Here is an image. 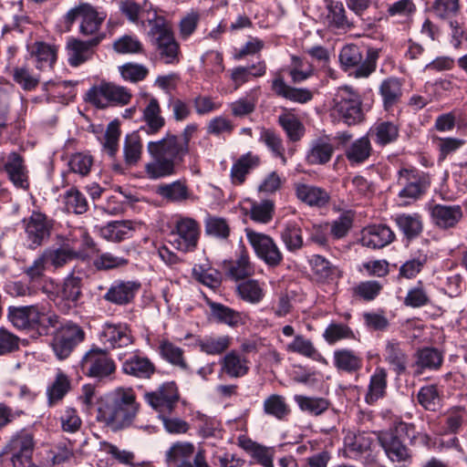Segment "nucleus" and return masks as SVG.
<instances>
[{"mask_svg": "<svg viewBox=\"0 0 467 467\" xmlns=\"http://www.w3.org/2000/svg\"><path fill=\"white\" fill-rule=\"evenodd\" d=\"M197 130L198 125L191 123L181 137L168 131L161 140L149 141L147 152L150 161L144 165L145 177L160 180L176 174L190 152V141Z\"/></svg>", "mask_w": 467, "mask_h": 467, "instance_id": "f257e3e1", "label": "nucleus"}, {"mask_svg": "<svg viewBox=\"0 0 467 467\" xmlns=\"http://www.w3.org/2000/svg\"><path fill=\"white\" fill-rule=\"evenodd\" d=\"M139 410L134 389L119 387L99 407L96 419L112 431H119L132 425Z\"/></svg>", "mask_w": 467, "mask_h": 467, "instance_id": "f03ea898", "label": "nucleus"}, {"mask_svg": "<svg viewBox=\"0 0 467 467\" xmlns=\"http://www.w3.org/2000/svg\"><path fill=\"white\" fill-rule=\"evenodd\" d=\"M147 22L150 27L147 36L155 58L167 65L178 64L181 48L171 22L165 16L158 15L156 10Z\"/></svg>", "mask_w": 467, "mask_h": 467, "instance_id": "7ed1b4c3", "label": "nucleus"}, {"mask_svg": "<svg viewBox=\"0 0 467 467\" xmlns=\"http://www.w3.org/2000/svg\"><path fill=\"white\" fill-rule=\"evenodd\" d=\"M330 116L348 126L363 122L365 113L359 92L350 86L339 87L331 102Z\"/></svg>", "mask_w": 467, "mask_h": 467, "instance_id": "20e7f679", "label": "nucleus"}, {"mask_svg": "<svg viewBox=\"0 0 467 467\" xmlns=\"http://www.w3.org/2000/svg\"><path fill=\"white\" fill-rule=\"evenodd\" d=\"M381 49L368 47L365 57L356 44L345 45L339 52V62L344 71L354 69L355 78H367L376 71Z\"/></svg>", "mask_w": 467, "mask_h": 467, "instance_id": "39448f33", "label": "nucleus"}, {"mask_svg": "<svg viewBox=\"0 0 467 467\" xmlns=\"http://www.w3.org/2000/svg\"><path fill=\"white\" fill-rule=\"evenodd\" d=\"M131 99L132 94L127 88L105 81L91 87L85 97L87 102L99 109L126 106Z\"/></svg>", "mask_w": 467, "mask_h": 467, "instance_id": "423d86ee", "label": "nucleus"}, {"mask_svg": "<svg viewBox=\"0 0 467 467\" xmlns=\"http://www.w3.org/2000/svg\"><path fill=\"white\" fill-rule=\"evenodd\" d=\"M80 369L86 377L103 380L115 374L117 366L107 348L92 345L81 358Z\"/></svg>", "mask_w": 467, "mask_h": 467, "instance_id": "0eeeda50", "label": "nucleus"}, {"mask_svg": "<svg viewBox=\"0 0 467 467\" xmlns=\"http://www.w3.org/2000/svg\"><path fill=\"white\" fill-rule=\"evenodd\" d=\"M167 467H211L203 449L197 451L191 441H177L165 451Z\"/></svg>", "mask_w": 467, "mask_h": 467, "instance_id": "6e6552de", "label": "nucleus"}, {"mask_svg": "<svg viewBox=\"0 0 467 467\" xmlns=\"http://www.w3.org/2000/svg\"><path fill=\"white\" fill-rule=\"evenodd\" d=\"M244 233L259 259L269 267H277L281 265L284 259L283 254L271 236L248 227L244 229Z\"/></svg>", "mask_w": 467, "mask_h": 467, "instance_id": "1a4fd4ad", "label": "nucleus"}, {"mask_svg": "<svg viewBox=\"0 0 467 467\" xmlns=\"http://www.w3.org/2000/svg\"><path fill=\"white\" fill-rule=\"evenodd\" d=\"M85 332L82 327L73 322H67L57 331L52 348L56 357L60 359L67 358L74 348L85 339Z\"/></svg>", "mask_w": 467, "mask_h": 467, "instance_id": "9d476101", "label": "nucleus"}, {"mask_svg": "<svg viewBox=\"0 0 467 467\" xmlns=\"http://www.w3.org/2000/svg\"><path fill=\"white\" fill-rule=\"evenodd\" d=\"M26 239L30 249H36L48 241L53 229V220L45 213L33 212L23 220Z\"/></svg>", "mask_w": 467, "mask_h": 467, "instance_id": "9b49d317", "label": "nucleus"}, {"mask_svg": "<svg viewBox=\"0 0 467 467\" xmlns=\"http://www.w3.org/2000/svg\"><path fill=\"white\" fill-rule=\"evenodd\" d=\"M146 402L161 415L171 414L180 400V392L174 381L164 382L157 389L144 394Z\"/></svg>", "mask_w": 467, "mask_h": 467, "instance_id": "f8f14e48", "label": "nucleus"}, {"mask_svg": "<svg viewBox=\"0 0 467 467\" xmlns=\"http://www.w3.org/2000/svg\"><path fill=\"white\" fill-rule=\"evenodd\" d=\"M99 339L104 346L103 348L110 349L122 348L131 346L135 342L130 326L124 322H106L102 325L99 334Z\"/></svg>", "mask_w": 467, "mask_h": 467, "instance_id": "ddd939ff", "label": "nucleus"}, {"mask_svg": "<svg viewBox=\"0 0 467 467\" xmlns=\"http://www.w3.org/2000/svg\"><path fill=\"white\" fill-rule=\"evenodd\" d=\"M171 243L182 252L192 251L196 248L200 237V225L192 218L185 217L177 221L175 231L171 233Z\"/></svg>", "mask_w": 467, "mask_h": 467, "instance_id": "4468645a", "label": "nucleus"}, {"mask_svg": "<svg viewBox=\"0 0 467 467\" xmlns=\"http://www.w3.org/2000/svg\"><path fill=\"white\" fill-rule=\"evenodd\" d=\"M378 441L391 462H410L412 461L411 451L402 442L395 431H379Z\"/></svg>", "mask_w": 467, "mask_h": 467, "instance_id": "2eb2a0df", "label": "nucleus"}, {"mask_svg": "<svg viewBox=\"0 0 467 467\" xmlns=\"http://www.w3.org/2000/svg\"><path fill=\"white\" fill-rule=\"evenodd\" d=\"M103 37L102 34L101 36H95L87 41L70 37L67 42L69 65L78 67L89 60L95 53V48L99 45Z\"/></svg>", "mask_w": 467, "mask_h": 467, "instance_id": "dca6fc26", "label": "nucleus"}, {"mask_svg": "<svg viewBox=\"0 0 467 467\" xmlns=\"http://www.w3.org/2000/svg\"><path fill=\"white\" fill-rule=\"evenodd\" d=\"M140 286V283L136 281L117 280L112 283L103 298L114 305L126 306L132 303Z\"/></svg>", "mask_w": 467, "mask_h": 467, "instance_id": "f3484780", "label": "nucleus"}, {"mask_svg": "<svg viewBox=\"0 0 467 467\" xmlns=\"http://www.w3.org/2000/svg\"><path fill=\"white\" fill-rule=\"evenodd\" d=\"M121 370L124 374L137 379H150L156 372V367L148 357L136 350L123 361Z\"/></svg>", "mask_w": 467, "mask_h": 467, "instance_id": "a211bd4d", "label": "nucleus"}, {"mask_svg": "<svg viewBox=\"0 0 467 467\" xmlns=\"http://www.w3.org/2000/svg\"><path fill=\"white\" fill-rule=\"evenodd\" d=\"M294 189L296 198L309 207L321 209L330 202V194L322 187L299 182Z\"/></svg>", "mask_w": 467, "mask_h": 467, "instance_id": "6ab92c4d", "label": "nucleus"}, {"mask_svg": "<svg viewBox=\"0 0 467 467\" xmlns=\"http://www.w3.org/2000/svg\"><path fill=\"white\" fill-rule=\"evenodd\" d=\"M3 171L7 173L8 179L16 188H29L28 171L24 158L19 153L13 151L8 154L6 161L4 159Z\"/></svg>", "mask_w": 467, "mask_h": 467, "instance_id": "aec40b11", "label": "nucleus"}, {"mask_svg": "<svg viewBox=\"0 0 467 467\" xmlns=\"http://www.w3.org/2000/svg\"><path fill=\"white\" fill-rule=\"evenodd\" d=\"M395 239L393 231L385 224H373L364 228L361 232L360 244L371 249H380Z\"/></svg>", "mask_w": 467, "mask_h": 467, "instance_id": "412c9836", "label": "nucleus"}, {"mask_svg": "<svg viewBox=\"0 0 467 467\" xmlns=\"http://www.w3.org/2000/svg\"><path fill=\"white\" fill-rule=\"evenodd\" d=\"M271 88L273 92L287 100L305 104L312 100L314 92L306 88H295L287 85L281 73H276L272 80Z\"/></svg>", "mask_w": 467, "mask_h": 467, "instance_id": "4be33fe9", "label": "nucleus"}, {"mask_svg": "<svg viewBox=\"0 0 467 467\" xmlns=\"http://www.w3.org/2000/svg\"><path fill=\"white\" fill-rule=\"evenodd\" d=\"M364 360L360 353L350 348H338L333 353L335 368L348 375H358L363 368Z\"/></svg>", "mask_w": 467, "mask_h": 467, "instance_id": "5701e85b", "label": "nucleus"}, {"mask_svg": "<svg viewBox=\"0 0 467 467\" xmlns=\"http://www.w3.org/2000/svg\"><path fill=\"white\" fill-rule=\"evenodd\" d=\"M141 120L144 125L140 127V130L147 135H156L164 128L166 120L161 115V108L156 98L151 97L149 99L142 110Z\"/></svg>", "mask_w": 467, "mask_h": 467, "instance_id": "b1692460", "label": "nucleus"}, {"mask_svg": "<svg viewBox=\"0 0 467 467\" xmlns=\"http://www.w3.org/2000/svg\"><path fill=\"white\" fill-rule=\"evenodd\" d=\"M399 175V184L403 186L400 198L416 200L424 192L427 183L415 170L401 169Z\"/></svg>", "mask_w": 467, "mask_h": 467, "instance_id": "393cba45", "label": "nucleus"}, {"mask_svg": "<svg viewBox=\"0 0 467 467\" xmlns=\"http://www.w3.org/2000/svg\"><path fill=\"white\" fill-rule=\"evenodd\" d=\"M335 147L327 137L313 140L306 153V162L309 165H326L330 161Z\"/></svg>", "mask_w": 467, "mask_h": 467, "instance_id": "a878e982", "label": "nucleus"}, {"mask_svg": "<svg viewBox=\"0 0 467 467\" xmlns=\"http://www.w3.org/2000/svg\"><path fill=\"white\" fill-rule=\"evenodd\" d=\"M379 93L381 96L384 109L392 110L401 101L403 80L397 77L387 78L379 85Z\"/></svg>", "mask_w": 467, "mask_h": 467, "instance_id": "bb28decb", "label": "nucleus"}, {"mask_svg": "<svg viewBox=\"0 0 467 467\" xmlns=\"http://www.w3.org/2000/svg\"><path fill=\"white\" fill-rule=\"evenodd\" d=\"M367 134L377 145L385 147L398 140L400 127L393 121L378 120L369 128Z\"/></svg>", "mask_w": 467, "mask_h": 467, "instance_id": "cd10ccee", "label": "nucleus"}, {"mask_svg": "<svg viewBox=\"0 0 467 467\" xmlns=\"http://www.w3.org/2000/svg\"><path fill=\"white\" fill-rule=\"evenodd\" d=\"M416 12L417 6L413 0H397L386 5L387 16L402 25L404 28L410 27Z\"/></svg>", "mask_w": 467, "mask_h": 467, "instance_id": "c85d7f7f", "label": "nucleus"}, {"mask_svg": "<svg viewBox=\"0 0 467 467\" xmlns=\"http://www.w3.org/2000/svg\"><path fill=\"white\" fill-rule=\"evenodd\" d=\"M388 372L382 367H377L369 378L364 400L368 405H374L387 395Z\"/></svg>", "mask_w": 467, "mask_h": 467, "instance_id": "c756f323", "label": "nucleus"}, {"mask_svg": "<svg viewBox=\"0 0 467 467\" xmlns=\"http://www.w3.org/2000/svg\"><path fill=\"white\" fill-rule=\"evenodd\" d=\"M248 363L244 356L231 350L220 360L221 373L232 379L243 378L249 372Z\"/></svg>", "mask_w": 467, "mask_h": 467, "instance_id": "7c9ffc66", "label": "nucleus"}, {"mask_svg": "<svg viewBox=\"0 0 467 467\" xmlns=\"http://www.w3.org/2000/svg\"><path fill=\"white\" fill-rule=\"evenodd\" d=\"M327 24L331 30L347 33L355 27L348 18L346 9L339 1H331L327 5Z\"/></svg>", "mask_w": 467, "mask_h": 467, "instance_id": "2f4dec72", "label": "nucleus"}, {"mask_svg": "<svg viewBox=\"0 0 467 467\" xmlns=\"http://www.w3.org/2000/svg\"><path fill=\"white\" fill-rule=\"evenodd\" d=\"M206 304L210 307L212 317L218 322L231 327L245 324V316L243 313L224 306L221 303L212 301L206 297Z\"/></svg>", "mask_w": 467, "mask_h": 467, "instance_id": "473e14b6", "label": "nucleus"}, {"mask_svg": "<svg viewBox=\"0 0 467 467\" xmlns=\"http://www.w3.org/2000/svg\"><path fill=\"white\" fill-rule=\"evenodd\" d=\"M263 412L276 420L285 421L290 417L292 410L285 396L273 393L264 400Z\"/></svg>", "mask_w": 467, "mask_h": 467, "instance_id": "72a5a7b5", "label": "nucleus"}, {"mask_svg": "<svg viewBox=\"0 0 467 467\" xmlns=\"http://www.w3.org/2000/svg\"><path fill=\"white\" fill-rule=\"evenodd\" d=\"M372 439L365 432H348L344 438L345 456L349 459L358 460L365 452L370 450Z\"/></svg>", "mask_w": 467, "mask_h": 467, "instance_id": "f704fd0d", "label": "nucleus"}, {"mask_svg": "<svg viewBox=\"0 0 467 467\" xmlns=\"http://www.w3.org/2000/svg\"><path fill=\"white\" fill-rule=\"evenodd\" d=\"M260 164V158L247 152L237 159L233 164L230 171L231 182L234 185H242L246 180V176Z\"/></svg>", "mask_w": 467, "mask_h": 467, "instance_id": "c9c22d12", "label": "nucleus"}, {"mask_svg": "<svg viewBox=\"0 0 467 467\" xmlns=\"http://www.w3.org/2000/svg\"><path fill=\"white\" fill-rule=\"evenodd\" d=\"M60 324L59 317L55 313L45 312L39 307L36 312V317L31 320L28 329L31 337L38 338L50 334L52 328H57Z\"/></svg>", "mask_w": 467, "mask_h": 467, "instance_id": "e433bc0d", "label": "nucleus"}, {"mask_svg": "<svg viewBox=\"0 0 467 467\" xmlns=\"http://www.w3.org/2000/svg\"><path fill=\"white\" fill-rule=\"evenodd\" d=\"M373 148L368 134L352 141L345 150V156L350 165H360L372 155Z\"/></svg>", "mask_w": 467, "mask_h": 467, "instance_id": "4c0bfd02", "label": "nucleus"}, {"mask_svg": "<svg viewBox=\"0 0 467 467\" xmlns=\"http://www.w3.org/2000/svg\"><path fill=\"white\" fill-rule=\"evenodd\" d=\"M156 193L170 202H183L191 196L186 182L181 180L159 185Z\"/></svg>", "mask_w": 467, "mask_h": 467, "instance_id": "58836bf2", "label": "nucleus"}, {"mask_svg": "<svg viewBox=\"0 0 467 467\" xmlns=\"http://www.w3.org/2000/svg\"><path fill=\"white\" fill-rule=\"evenodd\" d=\"M394 222L408 242L417 238L423 229L421 218L417 213L397 214Z\"/></svg>", "mask_w": 467, "mask_h": 467, "instance_id": "ea45409f", "label": "nucleus"}, {"mask_svg": "<svg viewBox=\"0 0 467 467\" xmlns=\"http://www.w3.org/2000/svg\"><path fill=\"white\" fill-rule=\"evenodd\" d=\"M12 78L24 91H33L40 84L41 75L29 65L24 64L13 67Z\"/></svg>", "mask_w": 467, "mask_h": 467, "instance_id": "a19ab883", "label": "nucleus"}, {"mask_svg": "<svg viewBox=\"0 0 467 467\" xmlns=\"http://www.w3.org/2000/svg\"><path fill=\"white\" fill-rule=\"evenodd\" d=\"M277 123L285 131L289 141L297 142L306 133V128L300 119L292 112H284L278 116Z\"/></svg>", "mask_w": 467, "mask_h": 467, "instance_id": "79ce46f5", "label": "nucleus"}, {"mask_svg": "<svg viewBox=\"0 0 467 467\" xmlns=\"http://www.w3.org/2000/svg\"><path fill=\"white\" fill-rule=\"evenodd\" d=\"M38 306L36 305L25 306H9L7 318L17 329L28 331L31 320L36 317Z\"/></svg>", "mask_w": 467, "mask_h": 467, "instance_id": "37998d69", "label": "nucleus"}, {"mask_svg": "<svg viewBox=\"0 0 467 467\" xmlns=\"http://www.w3.org/2000/svg\"><path fill=\"white\" fill-rule=\"evenodd\" d=\"M233 337L229 335L206 336L197 340L200 350L207 355H221L232 345Z\"/></svg>", "mask_w": 467, "mask_h": 467, "instance_id": "c03bdc74", "label": "nucleus"}, {"mask_svg": "<svg viewBox=\"0 0 467 467\" xmlns=\"http://www.w3.org/2000/svg\"><path fill=\"white\" fill-rule=\"evenodd\" d=\"M288 352L296 353L313 360L327 364V359L316 348L313 342L302 335H296L286 347Z\"/></svg>", "mask_w": 467, "mask_h": 467, "instance_id": "a18cd8bd", "label": "nucleus"}, {"mask_svg": "<svg viewBox=\"0 0 467 467\" xmlns=\"http://www.w3.org/2000/svg\"><path fill=\"white\" fill-rule=\"evenodd\" d=\"M106 15L99 13L91 5L87 3L79 26L80 34L84 36H98Z\"/></svg>", "mask_w": 467, "mask_h": 467, "instance_id": "49530a36", "label": "nucleus"}, {"mask_svg": "<svg viewBox=\"0 0 467 467\" xmlns=\"http://www.w3.org/2000/svg\"><path fill=\"white\" fill-rule=\"evenodd\" d=\"M385 360L389 364L397 375L405 372L408 362V356L401 348L400 344L395 340L388 341L385 353Z\"/></svg>", "mask_w": 467, "mask_h": 467, "instance_id": "de8ad7c7", "label": "nucleus"}, {"mask_svg": "<svg viewBox=\"0 0 467 467\" xmlns=\"http://www.w3.org/2000/svg\"><path fill=\"white\" fill-rule=\"evenodd\" d=\"M32 56L36 58V69L42 71L47 67H53L57 58V49L56 46L46 42H36L33 47Z\"/></svg>", "mask_w": 467, "mask_h": 467, "instance_id": "09e8293b", "label": "nucleus"}, {"mask_svg": "<svg viewBox=\"0 0 467 467\" xmlns=\"http://www.w3.org/2000/svg\"><path fill=\"white\" fill-rule=\"evenodd\" d=\"M161 357L174 367L189 370V365L184 358V350L169 340H162L159 345Z\"/></svg>", "mask_w": 467, "mask_h": 467, "instance_id": "8fccbe9b", "label": "nucleus"}, {"mask_svg": "<svg viewBox=\"0 0 467 467\" xmlns=\"http://www.w3.org/2000/svg\"><path fill=\"white\" fill-rule=\"evenodd\" d=\"M134 229V223L131 221H114L101 229V234L109 241L121 242L130 238Z\"/></svg>", "mask_w": 467, "mask_h": 467, "instance_id": "3c124183", "label": "nucleus"}, {"mask_svg": "<svg viewBox=\"0 0 467 467\" xmlns=\"http://www.w3.org/2000/svg\"><path fill=\"white\" fill-rule=\"evenodd\" d=\"M71 389L69 378L61 370L56 374L52 384L47 389V400L49 406H54L61 401Z\"/></svg>", "mask_w": 467, "mask_h": 467, "instance_id": "603ef678", "label": "nucleus"}, {"mask_svg": "<svg viewBox=\"0 0 467 467\" xmlns=\"http://www.w3.org/2000/svg\"><path fill=\"white\" fill-rule=\"evenodd\" d=\"M294 400L300 410L312 416H320L330 406L329 400L322 397L295 395Z\"/></svg>", "mask_w": 467, "mask_h": 467, "instance_id": "864d4df0", "label": "nucleus"}, {"mask_svg": "<svg viewBox=\"0 0 467 467\" xmlns=\"http://www.w3.org/2000/svg\"><path fill=\"white\" fill-rule=\"evenodd\" d=\"M440 31H441L444 37H448L454 48L461 47L465 30L455 17H441L440 19Z\"/></svg>", "mask_w": 467, "mask_h": 467, "instance_id": "5fc2aeb1", "label": "nucleus"}, {"mask_svg": "<svg viewBox=\"0 0 467 467\" xmlns=\"http://www.w3.org/2000/svg\"><path fill=\"white\" fill-rule=\"evenodd\" d=\"M237 293L240 298L247 303L255 305L265 297L263 284L255 279H246L237 285Z\"/></svg>", "mask_w": 467, "mask_h": 467, "instance_id": "6e6d98bb", "label": "nucleus"}, {"mask_svg": "<svg viewBox=\"0 0 467 467\" xmlns=\"http://www.w3.org/2000/svg\"><path fill=\"white\" fill-rule=\"evenodd\" d=\"M254 274V266L250 262L248 252L243 247L239 257L231 263L228 275L234 280H244Z\"/></svg>", "mask_w": 467, "mask_h": 467, "instance_id": "4d7b16f0", "label": "nucleus"}, {"mask_svg": "<svg viewBox=\"0 0 467 467\" xmlns=\"http://www.w3.org/2000/svg\"><path fill=\"white\" fill-rule=\"evenodd\" d=\"M34 441L28 433H19L13 437L6 445L3 456H16L33 453Z\"/></svg>", "mask_w": 467, "mask_h": 467, "instance_id": "13d9d810", "label": "nucleus"}, {"mask_svg": "<svg viewBox=\"0 0 467 467\" xmlns=\"http://www.w3.org/2000/svg\"><path fill=\"white\" fill-rule=\"evenodd\" d=\"M259 141L264 143L275 157L280 158L284 164L286 162L283 140L275 130L261 128Z\"/></svg>", "mask_w": 467, "mask_h": 467, "instance_id": "bf43d9fd", "label": "nucleus"}, {"mask_svg": "<svg viewBox=\"0 0 467 467\" xmlns=\"http://www.w3.org/2000/svg\"><path fill=\"white\" fill-rule=\"evenodd\" d=\"M124 161L128 166L136 165L142 155V142L138 132L128 134L123 146Z\"/></svg>", "mask_w": 467, "mask_h": 467, "instance_id": "052dcab7", "label": "nucleus"}, {"mask_svg": "<svg viewBox=\"0 0 467 467\" xmlns=\"http://www.w3.org/2000/svg\"><path fill=\"white\" fill-rule=\"evenodd\" d=\"M383 289V285L376 280L362 281L352 287V296L365 302L373 301Z\"/></svg>", "mask_w": 467, "mask_h": 467, "instance_id": "680f3d73", "label": "nucleus"}, {"mask_svg": "<svg viewBox=\"0 0 467 467\" xmlns=\"http://www.w3.org/2000/svg\"><path fill=\"white\" fill-rule=\"evenodd\" d=\"M281 239L286 249L296 252L303 247V236L300 226L296 223H289L281 232Z\"/></svg>", "mask_w": 467, "mask_h": 467, "instance_id": "e2e57ef3", "label": "nucleus"}, {"mask_svg": "<svg viewBox=\"0 0 467 467\" xmlns=\"http://www.w3.org/2000/svg\"><path fill=\"white\" fill-rule=\"evenodd\" d=\"M353 213L351 211H346L342 213L337 219L327 223L332 238L338 240L346 237L353 225Z\"/></svg>", "mask_w": 467, "mask_h": 467, "instance_id": "0e129e2a", "label": "nucleus"}, {"mask_svg": "<svg viewBox=\"0 0 467 467\" xmlns=\"http://www.w3.org/2000/svg\"><path fill=\"white\" fill-rule=\"evenodd\" d=\"M113 50L118 54H142L143 44L138 36L124 35L113 42Z\"/></svg>", "mask_w": 467, "mask_h": 467, "instance_id": "69168bd1", "label": "nucleus"}, {"mask_svg": "<svg viewBox=\"0 0 467 467\" xmlns=\"http://www.w3.org/2000/svg\"><path fill=\"white\" fill-rule=\"evenodd\" d=\"M192 275L198 282L213 289L219 287L222 283V275L219 271L202 265H195Z\"/></svg>", "mask_w": 467, "mask_h": 467, "instance_id": "338daca9", "label": "nucleus"}, {"mask_svg": "<svg viewBox=\"0 0 467 467\" xmlns=\"http://www.w3.org/2000/svg\"><path fill=\"white\" fill-rule=\"evenodd\" d=\"M205 233L220 240H227L231 234V227L225 218L209 216L205 220Z\"/></svg>", "mask_w": 467, "mask_h": 467, "instance_id": "774afa93", "label": "nucleus"}]
</instances>
